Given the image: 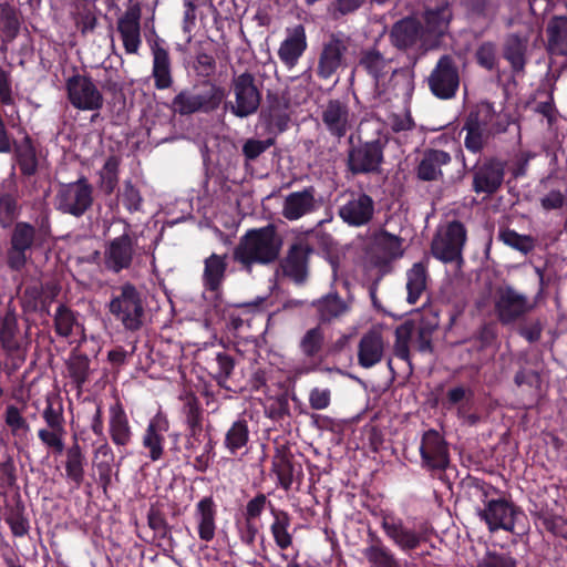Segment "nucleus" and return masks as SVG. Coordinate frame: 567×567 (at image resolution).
Here are the masks:
<instances>
[{
  "label": "nucleus",
  "mask_w": 567,
  "mask_h": 567,
  "mask_svg": "<svg viewBox=\"0 0 567 567\" xmlns=\"http://www.w3.org/2000/svg\"><path fill=\"white\" fill-rule=\"evenodd\" d=\"M355 71L370 80L374 96L381 101L409 96L414 89L412 72L400 68L393 58L377 48L360 51Z\"/></svg>",
  "instance_id": "f257e3e1"
},
{
  "label": "nucleus",
  "mask_w": 567,
  "mask_h": 567,
  "mask_svg": "<svg viewBox=\"0 0 567 567\" xmlns=\"http://www.w3.org/2000/svg\"><path fill=\"white\" fill-rule=\"evenodd\" d=\"M282 248V238L274 225L254 228L246 231L234 249L233 258L244 269L250 271L252 265L275 262Z\"/></svg>",
  "instance_id": "f03ea898"
},
{
  "label": "nucleus",
  "mask_w": 567,
  "mask_h": 567,
  "mask_svg": "<svg viewBox=\"0 0 567 567\" xmlns=\"http://www.w3.org/2000/svg\"><path fill=\"white\" fill-rule=\"evenodd\" d=\"M372 125L373 131L380 133V124L377 122L367 123ZM388 143V137L378 134L375 138L364 141L358 145H353V136L350 135L347 156L348 171L353 175L372 174L380 171L383 163V151Z\"/></svg>",
  "instance_id": "7ed1b4c3"
},
{
  "label": "nucleus",
  "mask_w": 567,
  "mask_h": 567,
  "mask_svg": "<svg viewBox=\"0 0 567 567\" xmlns=\"http://www.w3.org/2000/svg\"><path fill=\"white\" fill-rule=\"evenodd\" d=\"M107 309L126 330L137 331L143 326L145 310L142 295L131 282L113 290Z\"/></svg>",
  "instance_id": "20e7f679"
},
{
  "label": "nucleus",
  "mask_w": 567,
  "mask_h": 567,
  "mask_svg": "<svg viewBox=\"0 0 567 567\" xmlns=\"http://www.w3.org/2000/svg\"><path fill=\"white\" fill-rule=\"evenodd\" d=\"M226 96L224 87L206 81L199 87L183 90L173 99L174 111L181 115L197 112L210 113L219 107Z\"/></svg>",
  "instance_id": "39448f33"
},
{
  "label": "nucleus",
  "mask_w": 567,
  "mask_h": 567,
  "mask_svg": "<svg viewBox=\"0 0 567 567\" xmlns=\"http://www.w3.org/2000/svg\"><path fill=\"white\" fill-rule=\"evenodd\" d=\"M466 241V228L457 220L447 223L437 229L431 244V254L437 260L461 262L462 251Z\"/></svg>",
  "instance_id": "423d86ee"
},
{
  "label": "nucleus",
  "mask_w": 567,
  "mask_h": 567,
  "mask_svg": "<svg viewBox=\"0 0 567 567\" xmlns=\"http://www.w3.org/2000/svg\"><path fill=\"white\" fill-rule=\"evenodd\" d=\"M230 90L234 101H230L227 105L231 114L239 118H245L258 111L261 102V90L257 85L254 74L244 72L234 75Z\"/></svg>",
  "instance_id": "0eeeda50"
},
{
  "label": "nucleus",
  "mask_w": 567,
  "mask_h": 567,
  "mask_svg": "<svg viewBox=\"0 0 567 567\" xmlns=\"http://www.w3.org/2000/svg\"><path fill=\"white\" fill-rule=\"evenodd\" d=\"M534 308L535 302L513 286L505 285L495 290L494 310L497 319L503 324H512L523 319Z\"/></svg>",
  "instance_id": "6e6552de"
},
{
  "label": "nucleus",
  "mask_w": 567,
  "mask_h": 567,
  "mask_svg": "<svg viewBox=\"0 0 567 567\" xmlns=\"http://www.w3.org/2000/svg\"><path fill=\"white\" fill-rule=\"evenodd\" d=\"M70 104L80 111L96 112L103 107L104 96L93 79L86 74L75 73L65 82Z\"/></svg>",
  "instance_id": "1a4fd4ad"
},
{
  "label": "nucleus",
  "mask_w": 567,
  "mask_h": 567,
  "mask_svg": "<svg viewBox=\"0 0 567 567\" xmlns=\"http://www.w3.org/2000/svg\"><path fill=\"white\" fill-rule=\"evenodd\" d=\"M92 203V186L85 178L61 185L54 199L58 210L75 217L82 216Z\"/></svg>",
  "instance_id": "9d476101"
},
{
  "label": "nucleus",
  "mask_w": 567,
  "mask_h": 567,
  "mask_svg": "<svg viewBox=\"0 0 567 567\" xmlns=\"http://www.w3.org/2000/svg\"><path fill=\"white\" fill-rule=\"evenodd\" d=\"M431 93L441 100H450L460 87V72L453 56L442 55L427 76Z\"/></svg>",
  "instance_id": "9b49d317"
},
{
  "label": "nucleus",
  "mask_w": 567,
  "mask_h": 567,
  "mask_svg": "<svg viewBox=\"0 0 567 567\" xmlns=\"http://www.w3.org/2000/svg\"><path fill=\"white\" fill-rule=\"evenodd\" d=\"M136 248L137 238L127 230L111 239L104 249L105 268L114 274L128 269L133 264Z\"/></svg>",
  "instance_id": "f8f14e48"
},
{
  "label": "nucleus",
  "mask_w": 567,
  "mask_h": 567,
  "mask_svg": "<svg viewBox=\"0 0 567 567\" xmlns=\"http://www.w3.org/2000/svg\"><path fill=\"white\" fill-rule=\"evenodd\" d=\"M320 117L324 130L338 142L347 136L355 123L349 105L340 100H329L322 105Z\"/></svg>",
  "instance_id": "ddd939ff"
},
{
  "label": "nucleus",
  "mask_w": 567,
  "mask_h": 567,
  "mask_svg": "<svg viewBox=\"0 0 567 567\" xmlns=\"http://www.w3.org/2000/svg\"><path fill=\"white\" fill-rule=\"evenodd\" d=\"M350 44V38L342 32L332 33L323 43L319 56L317 73L321 79H330L342 65L344 54Z\"/></svg>",
  "instance_id": "4468645a"
},
{
  "label": "nucleus",
  "mask_w": 567,
  "mask_h": 567,
  "mask_svg": "<svg viewBox=\"0 0 567 567\" xmlns=\"http://www.w3.org/2000/svg\"><path fill=\"white\" fill-rule=\"evenodd\" d=\"M505 177V163L489 158L473 169L472 188L476 194L492 195L496 193Z\"/></svg>",
  "instance_id": "2eb2a0df"
},
{
  "label": "nucleus",
  "mask_w": 567,
  "mask_h": 567,
  "mask_svg": "<svg viewBox=\"0 0 567 567\" xmlns=\"http://www.w3.org/2000/svg\"><path fill=\"white\" fill-rule=\"evenodd\" d=\"M422 467L442 471L449 465V451L442 435L435 430L424 432L420 444Z\"/></svg>",
  "instance_id": "dca6fc26"
},
{
  "label": "nucleus",
  "mask_w": 567,
  "mask_h": 567,
  "mask_svg": "<svg viewBox=\"0 0 567 567\" xmlns=\"http://www.w3.org/2000/svg\"><path fill=\"white\" fill-rule=\"evenodd\" d=\"M374 202L364 193H352L349 199L339 207L340 218L353 227L367 225L373 217Z\"/></svg>",
  "instance_id": "f3484780"
},
{
  "label": "nucleus",
  "mask_w": 567,
  "mask_h": 567,
  "mask_svg": "<svg viewBox=\"0 0 567 567\" xmlns=\"http://www.w3.org/2000/svg\"><path fill=\"white\" fill-rule=\"evenodd\" d=\"M141 16L138 4L130 6L117 20V32L127 54H137L142 44Z\"/></svg>",
  "instance_id": "a211bd4d"
},
{
  "label": "nucleus",
  "mask_w": 567,
  "mask_h": 567,
  "mask_svg": "<svg viewBox=\"0 0 567 567\" xmlns=\"http://www.w3.org/2000/svg\"><path fill=\"white\" fill-rule=\"evenodd\" d=\"M381 526L389 539L402 550L415 549L422 540L420 533L391 513L382 514Z\"/></svg>",
  "instance_id": "6ab92c4d"
},
{
  "label": "nucleus",
  "mask_w": 567,
  "mask_h": 567,
  "mask_svg": "<svg viewBox=\"0 0 567 567\" xmlns=\"http://www.w3.org/2000/svg\"><path fill=\"white\" fill-rule=\"evenodd\" d=\"M35 238V228L29 223L16 224L11 235V247L8 251V265L16 270L21 269L27 261V251L31 249Z\"/></svg>",
  "instance_id": "aec40b11"
},
{
  "label": "nucleus",
  "mask_w": 567,
  "mask_h": 567,
  "mask_svg": "<svg viewBox=\"0 0 567 567\" xmlns=\"http://www.w3.org/2000/svg\"><path fill=\"white\" fill-rule=\"evenodd\" d=\"M425 31L414 18H405L395 22L390 32L391 43L401 50L423 48L425 45Z\"/></svg>",
  "instance_id": "412c9836"
},
{
  "label": "nucleus",
  "mask_w": 567,
  "mask_h": 567,
  "mask_svg": "<svg viewBox=\"0 0 567 567\" xmlns=\"http://www.w3.org/2000/svg\"><path fill=\"white\" fill-rule=\"evenodd\" d=\"M185 449L187 457L194 456V468L197 472L205 473L215 456L214 440L203 432H188Z\"/></svg>",
  "instance_id": "4be33fe9"
},
{
  "label": "nucleus",
  "mask_w": 567,
  "mask_h": 567,
  "mask_svg": "<svg viewBox=\"0 0 567 567\" xmlns=\"http://www.w3.org/2000/svg\"><path fill=\"white\" fill-rule=\"evenodd\" d=\"M307 45L306 30L302 24L287 28L285 39L281 41L278 49V56L284 65L288 69H292L305 53Z\"/></svg>",
  "instance_id": "5701e85b"
},
{
  "label": "nucleus",
  "mask_w": 567,
  "mask_h": 567,
  "mask_svg": "<svg viewBox=\"0 0 567 567\" xmlns=\"http://www.w3.org/2000/svg\"><path fill=\"white\" fill-rule=\"evenodd\" d=\"M169 430V421L162 414H155L148 422L142 445L148 451V458L152 462L159 461L164 456L165 434Z\"/></svg>",
  "instance_id": "b1692460"
},
{
  "label": "nucleus",
  "mask_w": 567,
  "mask_h": 567,
  "mask_svg": "<svg viewBox=\"0 0 567 567\" xmlns=\"http://www.w3.org/2000/svg\"><path fill=\"white\" fill-rule=\"evenodd\" d=\"M514 507L505 499H491L485 508L478 511V516L484 520L491 532L504 529L514 530Z\"/></svg>",
  "instance_id": "393cba45"
},
{
  "label": "nucleus",
  "mask_w": 567,
  "mask_h": 567,
  "mask_svg": "<svg viewBox=\"0 0 567 567\" xmlns=\"http://www.w3.org/2000/svg\"><path fill=\"white\" fill-rule=\"evenodd\" d=\"M468 121L485 130L493 137L507 131L509 121L508 117L495 110L492 103L482 102L467 117Z\"/></svg>",
  "instance_id": "a878e982"
},
{
  "label": "nucleus",
  "mask_w": 567,
  "mask_h": 567,
  "mask_svg": "<svg viewBox=\"0 0 567 567\" xmlns=\"http://www.w3.org/2000/svg\"><path fill=\"white\" fill-rule=\"evenodd\" d=\"M311 252L312 248L306 241L301 240L292 244L281 262L284 274L295 282L302 284L308 275V257Z\"/></svg>",
  "instance_id": "bb28decb"
},
{
  "label": "nucleus",
  "mask_w": 567,
  "mask_h": 567,
  "mask_svg": "<svg viewBox=\"0 0 567 567\" xmlns=\"http://www.w3.org/2000/svg\"><path fill=\"white\" fill-rule=\"evenodd\" d=\"M150 47L153 58L152 76L154 85L158 90L168 89L173 84L172 61L168 49L162 39H156Z\"/></svg>",
  "instance_id": "cd10ccee"
},
{
  "label": "nucleus",
  "mask_w": 567,
  "mask_h": 567,
  "mask_svg": "<svg viewBox=\"0 0 567 567\" xmlns=\"http://www.w3.org/2000/svg\"><path fill=\"white\" fill-rule=\"evenodd\" d=\"M316 208V190L310 186L288 194L285 197L281 214L288 220H297L315 212Z\"/></svg>",
  "instance_id": "c85d7f7f"
},
{
  "label": "nucleus",
  "mask_w": 567,
  "mask_h": 567,
  "mask_svg": "<svg viewBox=\"0 0 567 567\" xmlns=\"http://www.w3.org/2000/svg\"><path fill=\"white\" fill-rule=\"evenodd\" d=\"M196 530L200 540L209 543L217 530V507L210 496L203 497L194 508Z\"/></svg>",
  "instance_id": "c756f323"
},
{
  "label": "nucleus",
  "mask_w": 567,
  "mask_h": 567,
  "mask_svg": "<svg viewBox=\"0 0 567 567\" xmlns=\"http://www.w3.org/2000/svg\"><path fill=\"white\" fill-rule=\"evenodd\" d=\"M310 306L316 310L319 324L330 323L350 310V303L334 291L313 300Z\"/></svg>",
  "instance_id": "7c9ffc66"
},
{
  "label": "nucleus",
  "mask_w": 567,
  "mask_h": 567,
  "mask_svg": "<svg viewBox=\"0 0 567 567\" xmlns=\"http://www.w3.org/2000/svg\"><path fill=\"white\" fill-rule=\"evenodd\" d=\"M109 434L117 447L127 446L133 439V431L122 404L116 402L109 410Z\"/></svg>",
  "instance_id": "2f4dec72"
},
{
  "label": "nucleus",
  "mask_w": 567,
  "mask_h": 567,
  "mask_svg": "<svg viewBox=\"0 0 567 567\" xmlns=\"http://www.w3.org/2000/svg\"><path fill=\"white\" fill-rule=\"evenodd\" d=\"M384 353V341L381 333L370 330L362 336L358 347V362L364 369H370L381 362Z\"/></svg>",
  "instance_id": "473e14b6"
},
{
  "label": "nucleus",
  "mask_w": 567,
  "mask_h": 567,
  "mask_svg": "<svg viewBox=\"0 0 567 567\" xmlns=\"http://www.w3.org/2000/svg\"><path fill=\"white\" fill-rule=\"evenodd\" d=\"M227 255L212 254L204 260L203 287L212 292L221 289L227 271Z\"/></svg>",
  "instance_id": "72a5a7b5"
},
{
  "label": "nucleus",
  "mask_w": 567,
  "mask_h": 567,
  "mask_svg": "<svg viewBox=\"0 0 567 567\" xmlns=\"http://www.w3.org/2000/svg\"><path fill=\"white\" fill-rule=\"evenodd\" d=\"M528 37L517 33L509 34L503 47V55L509 62L515 75L522 74L526 64Z\"/></svg>",
  "instance_id": "f704fd0d"
},
{
  "label": "nucleus",
  "mask_w": 567,
  "mask_h": 567,
  "mask_svg": "<svg viewBox=\"0 0 567 567\" xmlns=\"http://www.w3.org/2000/svg\"><path fill=\"white\" fill-rule=\"evenodd\" d=\"M451 155L441 150H427L417 166V177L422 181H437L442 177V166L451 162Z\"/></svg>",
  "instance_id": "c9c22d12"
},
{
  "label": "nucleus",
  "mask_w": 567,
  "mask_h": 567,
  "mask_svg": "<svg viewBox=\"0 0 567 567\" xmlns=\"http://www.w3.org/2000/svg\"><path fill=\"white\" fill-rule=\"evenodd\" d=\"M452 19V9L445 0L439 1L434 7H427L423 13L425 33L442 35L447 30Z\"/></svg>",
  "instance_id": "e433bc0d"
},
{
  "label": "nucleus",
  "mask_w": 567,
  "mask_h": 567,
  "mask_svg": "<svg viewBox=\"0 0 567 567\" xmlns=\"http://www.w3.org/2000/svg\"><path fill=\"white\" fill-rule=\"evenodd\" d=\"M248 421L239 417L226 430L223 445L231 456H237L249 443Z\"/></svg>",
  "instance_id": "4c0bfd02"
},
{
  "label": "nucleus",
  "mask_w": 567,
  "mask_h": 567,
  "mask_svg": "<svg viewBox=\"0 0 567 567\" xmlns=\"http://www.w3.org/2000/svg\"><path fill=\"white\" fill-rule=\"evenodd\" d=\"M370 544L362 550L370 567H401L400 561L381 539L370 534Z\"/></svg>",
  "instance_id": "58836bf2"
},
{
  "label": "nucleus",
  "mask_w": 567,
  "mask_h": 567,
  "mask_svg": "<svg viewBox=\"0 0 567 567\" xmlns=\"http://www.w3.org/2000/svg\"><path fill=\"white\" fill-rule=\"evenodd\" d=\"M427 279V266L423 261L413 264L406 271V300L409 303L414 305L419 301L426 289Z\"/></svg>",
  "instance_id": "ea45409f"
},
{
  "label": "nucleus",
  "mask_w": 567,
  "mask_h": 567,
  "mask_svg": "<svg viewBox=\"0 0 567 567\" xmlns=\"http://www.w3.org/2000/svg\"><path fill=\"white\" fill-rule=\"evenodd\" d=\"M272 523L270 525V533L275 540L276 546L285 550L292 545V534L289 532L291 518L285 511L271 507Z\"/></svg>",
  "instance_id": "a19ab883"
},
{
  "label": "nucleus",
  "mask_w": 567,
  "mask_h": 567,
  "mask_svg": "<svg viewBox=\"0 0 567 567\" xmlns=\"http://www.w3.org/2000/svg\"><path fill=\"white\" fill-rule=\"evenodd\" d=\"M549 50L559 55L567 54V18L554 17L547 25Z\"/></svg>",
  "instance_id": "79ce46f5"
},
{
  "label": "nucleus",
  "mask_w": 567,
  "mask_h": 567,
  "mask_svg": "<svg viewBox=\"0 0 567 567\" xmlns=\"http://www.w3.org/2000/svg\"><path fill=\"white\" fill-rule=\"evenodd\" d=\"M298 347L307 359L318 358L324 347V331L321 324L308 329L300 338Z\"/></svg>",
  "instance_id": "37998d69"
},
{
  "label": "nucleus",
  "mask_w": 567,
  "mask_h": 567,
  "mask_svg": "<svg viewBox=\"0 0 567 567\" xmlns=\"http://www.w3.org/2000/svg\"><path fill=\"white\" fill-rule=\"evenodd\" d=\"M439 327L435 316H424L419 323H414V346L422 353L432 352V334Z\"/></svg>",
  "instance_id": "c03bdc74"
},
{
  "label": "nucleus",
  "mask_w": 567,
  "mask_h": 567,
  "mask_svg": "<svg viewBox=\"0 0 567 567\" xmlns=\"http://www.w3.org/2000/svg\"><path fill=\"white\" fill-rule=\"evenodd\" d=\"M85 456L78 443L66 451L65 473L76 487H80L84 480Z\"/></svg>",
  "instance_id": "a18cd8bd"
},
{
  "label": "nucleus",
  "mask_w": 567,
  "mask_h": 567,
  "mask_svg": "<svg viewBox=\"0 0 567 567\" xmlns=\"http://www.w3.org/2000/svg\"><path fill=\"white\" fill-rule=\"evenodd\" d=\"M120 165L121 157L117 155H110L99 171V186L106 195L112 194L117 187Z\"/></svg>",
  "instance_id": "49530a36"
},
{
  "label": "nucleus",
  "mask_w": 567,
  "mask_h": 567,
  "mask_svg": "<svg viewBox=\"0 0 567 567\" xmlns=\"http://www.w3.org/2000/svg\"><path fill=\"white\" fill-rule=\"evenodd\" d=\"M69 377L76 389L81 390L90 375V359L83 353L73 351L66 361Z\"/></svg>",
  "instance_id": "de8ad7c7"
},
{
  "label": "nucleus",
  "mask_w": 567,
  "mask_h": 567,
  "mask_svg": "<svg viewBox=\"0 0 567 567\" xmlns=\"http://www.w3.org/2000/svg\"><path fill=\"white\" fill-rule=\"evenodd\" d=\"M54 328L60 337H71L80 328L76 313L65 305H59L54 313Z\"/></svg>",
  "instance_id": "09e8293b"
},
{
  "label": "nucleus",
  "mask_w": 567,
  "mask_h": 567,
  "mask_svg": "<svg viewBox=\"0 0 567 567\" xmlns=\"http://www.w3.org/2000/svg\"><path fill=\"white\" fill-rule=\"evenodd\" d=\"M462 132H465L464 145L472 153H480L488 141L493 137L489 133L483 131L467 118L465 120Z\"/></svg>",
  "instance_id": "8fccbe9b"
},
{
  "label": "nucleus",
  "mask_w": 567,
  "mask_h": 567,
  "mask_svg": "<svg viewBox=\"0 0 567 567\" xmlns=\"http://www.w3.org/2000/svg\"><path fill=\"white\" fill-rule=\"evenodd\" d=\"M42 417L49 427H65L63 402L59 395H47Z\"/></svg>",
  "instance_id": "3c124183"
},
{
  "label": "nucleus",
  "mask_w": 567,
  "mask_h": 567,
  "mask_svg": "<svg viewBox=\"0 0 567 567\" xmlns=\"http://www.w3.org/2000/svg\"><path fill=\"white\" fill-rule=\"evenodd\" d=\"M414 336V322L408 321L395 329L394 353L398 358L408 361L410 359L409 343Z\"/></svg>",
  "instance_id": "603ef678"
},
{
  "label": "nucleus",
  "mask_w": 567,
  "mask_h": 567,
  "mask_svg": "<svg viewBox=\"0 0 567 567\" xmlns=\"http://www.w3.org/2000/svg\"><path fill=\"white\" fill-rule=\"evenodd\" d=\"M272 471L276 473L279 485L285 489H290L296 473L295 465L286 455L276 457L272 462Z\"/></svg>",
  "instance_id": "864d4df0"
},
{
  "label": "nucleus",
  "mask_w": 567,
  "mask_h": 567,
  "mask_svg": "<svg viewBox=\"0 0 567 567\" xmlns=\"http://www.w3.org/2000/svg\"><path fill=\"white\" fill-rule=\"evenodd\" d=\"M65 427H43L38 431V437L48 447L55 453L61 454L64 451Z\"/></svg>",
  "instance_id": "5fc2aeb1"
},
{
  "label": "nucleus",
  "mask_w": 567,
  "mask_h": 567,
  "mask_svg": "<svg viewBox=\"0 0 567 567\" xmlns=\"http://www.w3.org/2000/svg\"><path fill=\"white\" fill-rule=\"evenodd\" d=\"M498 237L507 246L524 254H528L535 247L532 237L519 235L512 229L501 230Z\"/></svg>",
  "instance_id": "6e6d98bb"
},
{
  "label": "nucleus",
  "mask_w": 567,
  "mask_h": 567,
  "mask_svg": "<svg viewBox=\"0 0 567 567\" xmlns=\"http://www.w3.org/2000/svg\"><path fill=\"white\" fill-rule=\"evenodd\" d=\"M476 567H517V560L511 553L488 550L477 560Z\"/></svg>",
  "instance_id": "4d7b16f0"
},
{
  "label": "nucleus",
  "mask_w": 567,
  "mask_h": 567,
  "mask_svg": "<svg viewBox=\"0 0 567 567\" xmlns=\"http://www.w3.org/2000/svg\"><path fill=\"white\" fill-rule=\"evenodd\" d=\"M17 332L18 323L16 317L12 315H7L2 321L0 330V338L4 349L11 351L19 348Z\"/></svg>",
  "instance_id": "13d9d810"
},
{
  "label": "nucleus",
  "mask_w": 567,
  "mask_h": 567,
  "mask_svg": "<svg viewBox=\"0 0 567 567\" xmlns=\"http://www.w3.org/2000/svg\"><path fill=\"white\" fill-rule=\"evenodd\" d=\"M18 164L24 175H33L37 171L38 161L35 151L30 143L22 144L18 150Z\"/></svg>",
  "instance_id": "bf43d9fd"
},
{
  "label": "nucleus",
  "mask_w": 567,
  "mask_h": 567,
  "mask_svg": "<svg viewBox=\"0 0 567 567\" xmlns=\"http://www.w3.org/2000/svg\"><path fill=\"white\" fill-rule=\"evenodd\" d=\"M18 215L19 208L16 198L9 194L0 196V226L9 227Z\"/></svg>",
  "instance_id": "052dcab7"
},
{
  "label": "nucleus",
  "mask_w": 567,
  "mask_h": 567,
  "mask_svg": "<svg viewBox=\"0 0 567 567\" xmlns=\"http://www.w3.org/2000/svg\"><path fill=\"white\" fill-rule=\"evenodd\" d=\"M475 58L477 63L488 70L492 71L497 65V48L492 42L482 43L475 53Z\"/></svg>",
  "instance_id": "680f3d73"
},
{
  "label": "nucleus",
  "mask_w": 567,
  "mask_h": 567,
  "mask_svg": "<svg viewBox=\"0 0 567 567\" xmlns=\"http://www.w3.org/2000/svg\"><path fill=\"white\" fill-rule=\"evenodd\" d=\"M365 0H333L328 12L332 19L338 20L359 10Z\"/></svg>",
  "instance_id": "e2e57ef3"
},
{
  "label": "nucleus",
  "mask_w": 567,
  "mask_h": 567,
  "mask_svg": "<svg viewBox=\"0 0 567 567\" xmlns=\"http://www.w3.org/2000/svg\"><path fill=\"white\" fill-rule=\"evenodd\" d=\"M377 246L384 251L388 258H396L402 255L401 239L389 233H382L377 238Z\"/></svg>",
  "instance_id": "0e129e2a"
},
{
  "label": "nucleus",
  "mask_w": 567,
  "mask_h": 567,
  "mask_svg": "<svg viewBox=\"0 0 567 567\" xmlns=\"http://www.w3.org/2000/svg\"><path fill=\"white\" fill-rule=\"evenodd\" d=\"M271 511L272 504L268 501L267 496L262 493L257 494L254 498H251L247 505L245 511V518L248 520H255L258 518L266 508Z\"/></svg>",
  "instance_id": "69168bd1"
},
{
  "label": "nucleus",
  "mask_w": 567,
  "mask_h": 567,
  "mask_svg": "<svg viewBox=\"0 0 567 567\" xmlns=\"http://www.w3.org/2000/svg\"><path fill=\"white\" fill-rule=\"evenodd\" d=\"M122 200L126 209L131 213L141 210L143 198L140 194V190L132 184L131 181H126L124 183Z\"/></svg>",
  "instance_id": "338daca9"
},
{
  "label": "nucleus",
  "mask_w": 567,
  "mask_h": 567,
  "mask_svg": "<svg viewBox=\"0 0 567 567\" xmlns=\"http://www.w3.org/2000/svg\"><path fill=\"white\" fill-rule=\"evenodd\" d=\"M215 361L217 364L215 379L218 381L219 384H223L228 380L234 370V359L226 352H217Z\"/></svg>",
  "instance_id": "774afa93"
}]
</instances>
